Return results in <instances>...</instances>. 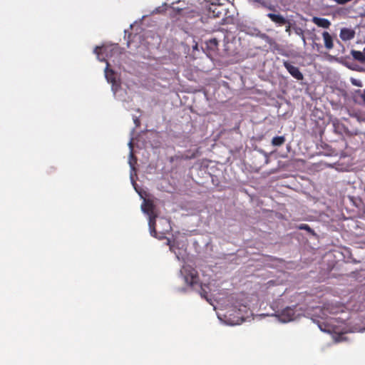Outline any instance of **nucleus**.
Listing matches in <instances>:
<instances>
[{
	"instance_id": "23",
	"label": "nucleus",
	"mask_w": 365,
	"mask_h": 365,
	"mask_svg": "<svg viewBox=\"0 0 365 365\" xmlns=\"http://www.w3.org/2000/svg\"><path fill=\"white\" fill-rule=\"evenodd\" d=\"M135 124L138 125V123H139V120L138 119L135 120Z\"/></svg>"
},
{
	"instance_id": "12",
	"label": "nucleus",
	"mask_w": 365,
	"mask_h": 365,
	"mask_svg": "<svg viewBox=\"0 0 365 365\" xmlns=\"http://www.w3.org/2000/svg\"><path fill=\"white\" fill-rule=\"evenodd\" d=\"M108 50V48L106 47H100L96 46L94 49V53L97 55V58L101 61H106V59L104 58H101V55L103 53H106Z\"/></svg>"
},
{
	"instance_id": "19",
	"label": "nucleus",
	"mask_w": 365,
	"mask_h": 365,
	"mask_svg": "<svg viewBox=\"0 0 365 365\" xmlns=\"http://www.w3.org/2000/svg\"><path fill=\"white\" fill-rule=\"evenodd\" d=\"M285 31L287 32L289 34H290L291 26H290V23L289 21L286 24Z\"/></svg>"
},
{
	"instance_id": "16",
	"label": "nucleus",
	"mask_w": 365,
	"mask_h": 365,
	"mask_svg": "<svg viewBox=\"0 0 365 365\" xmlns=\"http://www.w3.org/2000/svg\"><path fill=\"white\" fill-rule=\"evenodd\" d=\"M299 230H306L308 232L314 235V231L307 225V224H301L298 226Z\"/></svg>"
},
{
	"instance_id": "17",
	"label": "nucleus",
	"mask_w": 365,
	"mask_h": 365,
	"mask_svg": "<svg viewBox=\"0 0 365 365\" xmlns=\"http://www.w3.org/2000/svg\"><path fill=\"white\" fill-rule=\"evenodd\" d=\"M204 287L205 286H203L202 284H200V282H198V285H196L195 289L200 287V295L202 297L206 298V294H207V292L205 289Z\"/></svg>"
},
{
	"instance_id": "5",
	"label": "nucleus",
	"mask_w": 365,
	"mask_h": 365,
	"mask_svg": "<svg viewBox=\"0 0 365 365\" xmlns=\"http://www.w3.org/2000/svg\"><path fill=\"white\" fill-rule=\"evenodd\" d=\"M339 36L344 41H349L354 38L355 31L351 29L343 28L340 31Z\"/></svg>"
},
{
	"instance_id": "8",
	"label": "nucleus",
	"mask_w": 365,
	"mask_h": 365,
	"mask_svg": "<svg viewBox=\"0 0 365 365\" xmlns=\"http://www.w3.org/2000/svg\"><path fill=\"white\" fill-rule=\"evenodd\" d=\"M322 37L324 42V46L327 49L331 50L334 47L333 38L331 36L327 31L322 33Z\"/></svg>"
},
{
	"instance_id": "4",
	"label": "nucleus",
	"mask_w": 365,
	"mask_h": 365,
	"mask_svg": "<svg viewBox=\"0 0 365 365\" xmlns=\"http://www.w3.org/2000/svg\"><path fill=\"white\" fill-rule=\"evenodd\" d=\"M267 17L277 25L282 26L288 23V20L280 14L269 13Z\"/></svg>"
},
{
	"instance_id": "9",
	"label": "nucleus",
	"mask_w": 365,
	"mask_h": 365,
	"mask_svg": "<svg viewBox=\"0 0 365 365\" xmlns=\"http://www.w3.org/2000/svg\"><path fill=\"white\" fill-rule=\"evenodd\" d=\"M351 53L352 57L355 60H356L361 63L365 62V47L364 49V52H361L359 51H356V50H352L351 51Z\"/></svg>"
},
{
	"instance_id": "18",
	"label": "nucleus",
	"mask_w": 365,
	"mask_h": 365,
	"mask_svg": "<svg viewBox=\"0 0 365 365\" xmlns=\"http://www.w3.org/2000/svg\"><path fill=\"white\" fill-rule=\"evenodd\" d=\"M195 157V155L194 154H192L191 156L182 155L181 156L175 155L174 158H175L177 160L178 159H179V160H188V159L194 158Z\"/></svg>"
},
{
	"instance_id": "3",
	"label": "nucleus",
	"mask_w": 365,
	"mask_h": 365,
	"mask_svg": "<svg viewBox=\"0 0 365 365\" xmlns=\"http://www.w3.org/2000/svg\"><path fill=\"white\" fill-rule=\"evenodd\" d=\"M284 66L287 68L288 72L291 74L292 77L296 78L298 81H302L304 78V76L302 72L299 71V68L292 65L288 61H284Z\"/></svg>"
},
{
	"instance_id": "14",
	"label": "nucleus",
	"mask_w": 365,
	"mask_h": 365,
	"mask_svg": "<svg viewBox=\"0 0 365 365\" xmlns=\"http://www.w3.org/2000/svg\"><path fill=\"white\" fill-rule=\"evenodd\" d=\"M260 37L262 39H264L271 46H275L277 45L276 41L272 38L269 37L265 34H261Z\"/></svg>"
},
{
	"instance_id": "13",
	"label": "nucleus",
	"mask_w": 365,
	"mask_h": 365,
	"mask_svg": "<svg viewBox=\"0 0 365 365\" xmlns=\"http://www.w3.org/2000/svg\"><path fill=\"white\" fill-rule=\"evenodd\" d=\"M219 41L217 38H213L207 41V46L210 50L215 51L217 48Z\"/></svg>"
},
{
	"instance_id": "21",
	"label": "nucleus",
	"mask_w": 365,
	"mask_h": 365,
	"mask_svg": "<svg viewBox=\"0 0 365 365\" xmlns=\"http://www.w3.org/2000/svg\"><path fill=\"white\" fill-rule=\"evenodd\" d=\"M300 30L301 29H299L296 31L297 34H298L299 36H300Z\"/></svg>"
},
{
	"instance_id": "22",
	"label": "nucleus",
	"mask_w": 365,
	"mask_h": 365,
	"mask_svg": "<svg viewBox=\"0 0 365 365\" xmlns=\"http://www.w3.org/2000/svg\"><path fill=\"white\" fill-rule=\"evenodd\" d=\"M269 9H270L272 11H274L275 10L274 7H273V6H269Z\"/></svg>"
},
{
	"instance_id": "10",
	"label": "nucleus",
	"mask_w": 365,
	"mask_h": 365,
	"mask_svg": "<svg viewBox=\"0 0 365 365\" xmlns=\"http://www.w3.org/2000/svg\"><path fill=\"white\" fill-rule=\"evenodd\" d=\"M155 217H156L155 215H154V216L150 215L149 222H148L150 234L152 236H153L155 237L157 235V232L155 230Z\"/></svg>"
},
{
	"instance_id": "1",
	"label": "nucleus",
	"mask_w": 365,
	"mask_h": 365,
	"mask_svg": "<svg viewBox=\"0 0 365 365\" xmlns=\"http://www.w3.org/2000/svg\"><path fill=\"white\" fill-rule=\"evenodd\" d=\"M185 281L191 287L195 288L198 285L199 276L197 270L190 265H184L181 269Z\"/></svg>"
},
{
	"instance_id": "11",
	"label": "nucleus",
	"mask_w": 365,
	"mask_h": 365,
	"mask_svg": "<svg viewBox=\"0 0 365 365\" xmlns=\"http://www.w3.org/2000/svg\"><path fill=\"white\" fill-rule=\"evenodd\" d=\"M286 141L284 136H275L272 139V145L273 146H281Z\"/></svg>"
},
{
	"instance_id": "2",
	"label": "nucleus",
	"mask_w": 365,
	"mask_h": 365,
	"mask_svg": "<svg viewBox=\"0 0 365 365\" xmlns=\"http://www.w3.org/2000/svg\"><path fill=\"white\" fill-rule=\"evenodd\" d=\"M295 307H287L279 313V319L282 322H289L295 319Z\"/></svg>"
},
{
	"instance_id": "15",
	"label": "nucleus",
	"mask_w": 365,
	"mask_h": 365,
	"mask_svg": "<svg viewBox=\"0 0 365 365\" xmlns=\"http://www.w3.org/2000/svg\"><path fill=\"white\" fill-rule=\"evenodd\" d=\"M154 206L152 202H147L145 203V207L143 209L145 212H147L150 215H152L153 213Z\"/></svg>"
},
{
	"instance_id": "20",
	"label": "nucleus",
	"mask_w": 365,
	"mask_h": 365,
	"mask_svg": "<svg viewBox=\"0 0 365 365\" xmlns=\"http://www.w3.org/2000/svg\"><path fill=\"white\" fill-rule=\"evenodd\" d=\"M300 36L302 38V40L303 41L304 44H306V38L304 35V31L302 30H300Z\"/></svg>"
},
{
	"instance_id": "6",
	"label": "nucleus",
	"mask_w": 365,
	"mask_h": 365,
	"mask_svg": "<svg viewBox=\"0 0 365 365\" xmlns=\"http://www.w3.org/2000/svg\"><path fill=\"white\" fill-rule=\"evenodd\" d=\"M107 66L105 69V76L109 83H111L113 86L116 83V74L113 70L109 68V63L106 62Z\"/></svg>"
},
{
	"instance_id": "7",
	"label": "nucleus",
	"mask_w": 365,
	"mask_h": 365,
	"mask_svg": "<svg viewBox=\"0 0 365 365\" xmlns=\"http://www.w3.org/2000/svg\"><path fill=\"white\" fill-rule=\"evenodd\" d=\"M312 22L317 26L324 29H328L331 25V22L324 18L313 17Z\"/></svg>"
}]
</instances>
